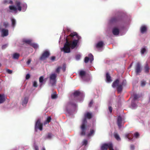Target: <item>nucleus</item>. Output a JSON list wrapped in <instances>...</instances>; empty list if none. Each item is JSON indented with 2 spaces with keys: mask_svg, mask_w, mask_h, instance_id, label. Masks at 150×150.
<instances>
[{
  "mask_svg": "<svg viewBox=\"0 0 150 150\" xmlns=\"http://www.w3.org/2000/svg\"><path fill=\"white\" fill-rule=\"evenodd\" d=\"M141 68L140 64L137 63L135 66V71L137 75H138L141 71Z\"/></svg>",
  "mask_w": 150,
  "mask_h": 150,
  "instance_id": "6",
  "label": "nucleus"
},
{
  "mask_svg": "<svg viewBox=\"0 0 150 150\" xmlns=\"http://www.w3.org/2000/svg\"><path fill=\"white\" fill-rule=\"evenodd\" d=\"M16 5L17 7V10L19 11H21L22 10V7L21 6V3L19 1H16Z\"/></svg>",
  "mask_w": 150,
  "mask_h": 150,
  "instance_id": "11",
  "label": "nucleus"
},
{
  "mask_svg": "<svg viewBox=\"0 0 150 150\" xmlns=\"http://www.w3.org/2000/svg\"><path fill=\"white\" fill-rule=\"evenodd\" d=\"M103 45V42L102 41H100L96 45V47L97 48L102 47Z\"/></svg>",
  "mask_w": 150,
  "mask_h": 150,
  "instance_id": "23",
  "label": "nucleus"
},
{
  "mask_svg": "<svg viewBox=\"0 0 150 150\" xmlns=\"http://www.w3.org/2000/svg\"><path fill=\"white\" fill-rule=\"evenodd\" d=\"M134 149V145H131L130 146V149L132 150H133Z\"/></svg>",
  "mask_w": 150,
  "mask_h": 150,
  "instance_id": "55",
  "label": "nucleus"
},
{
  "mask_svg": "<svg viewBox=\"0 0 150 150\" xmlns=\"http://www.w3.org/2000/svg\"><path fill=\"white\" fill-rule=\"evenodd\" d=\"M33 86L34 87H36L37 86V83L36 81H34L33 83Z\"/></svg>",
  "mask_w": 150,
  "mask_h": 150,
  "instance_id": "48",
  "label": "nucleus"
},
{
  "mask_svg": "<svg viewBox=\"0 0 150 150\" xmlns=\"http://www.w3.org/2000/svg\"><path fill=\"white\" fill-rule=\"evenodd\" d=\"M81 131L80 135L81 136H84L86 135V132L87 130L86 126H84L83 124L81 125L80 127Z\"/></svg>",
  "mask_w": 150,
  "mask_h": 150,
  "instance_id": "3",
  "label": "nucleus"
},
{
  "mask_svg": "<svg viewBox=\"0 0 150 150\" xmlns=\"http://www.w3.org/2000/svg\"><path fill=\"white\" fill-rule=\"evenodd\" d=\"M9 9L11 10L14 11L16 12L17 10V8L16 7L14 6L11 5L9 6Z\"/></svg>",
  "mask_w": 150,
  "mask_h": 150,
  "instance_id": "21",
  "label": "nucleus"
},
{
  "mask_svg": "<svg viewBox=\"0 0 150 150\" xmlns=\"http://www.w3.org/2000/svg\"><path fill=\"white\" fill-rule=\"evenodd\" d=\"M119 82V79H116L114 82L113 83L112 86L113 88H115L116 87H117L118 85Z\"/></svg>",
  "mask_w": 150,
  "mask_h": 150,
  "instance_id": "15",
  "label": "nucleus"
},
{
  "mask_svg": "<svg viewBox=\"0 0 150 150\" xmlns=\"http://www.w3.org/2000/svg\"><path fill=\"white\" fill-rule=\"evenodd\" d=\"M35 150H39L38 146H35Z\"/></svg>",
  "mask_w": 150,
  "mask_h": 150,
  "instance_id": "59",
  "label": "nucleus"
},
{
  "mask_svg": "<svg viewBox=\"0 0 150 150\" xmlns=\"http://www.w3.org/2000/svg\"><path fill=\"white\" fill-rule=\"evenodd\" d=\"M20 55L18 53H15L13 54L12 58L14 59H18L20 57Z\"/></svg>",
  "mask_w": 150,
  "mask_h": 150,
  "instance_id": "18",
  "label": "nucleus"
},
{
  "mask_svg": "<svg viewBox=\"0 0 150 150\" xmlns=\"http://www.w3.org/2000/svg\"><path fill=\"white\" fill-rule=\"evenodd\" d=\"M43 78L44 77L43 76H41L39 78V82L40 83H41L40 84V86H41L42 85V83L44 81Z\"/></svg>",
  "mask_w": 150,
  "mask_h": 150,
  "instance_id": "35",
  "label": "nucleus"
},
{
  "mask_svg": "<svg viewBox=\"0 0 150 150\" xmlns=\"http://www.w3.org/2000/svg\"><path fill=\"white\" fill-rule=\"evenodd\" d=\"M13 2L12 1L9 0V4H13Z\"/></svg>",
  "mask_w": 150,
  "mask_h": 150,
  "instance_id": "60",
  "label": "nucleus"
},
{
  "mask_svg": "<svg viewBox=\"0 0 150 150\" xmlns=\"http://www.w3.org/2000/svg\"><path fill=\"white\" fill-rule=\"evenodd\" d=\"M51 98L53 99H55L57 98V95L56 94H52L51 95Z\"/></svg>",
  "mask_w": 150,
  "mask_h": 150,
  "instance_id": "42",
  "label": "nucleus"
},
{
  "mask_svg": "<svg viewBox=\"0 0 150 150\" xmlns=\"http://www.w3.org/2000/svg\"><path fill=\"white\" fill-rule=\"evenodd\" d=\"M28 98L27 97H25L23 100L22 101V105H26L28 102Z\"/></svg>",
  "mask_w": 150,
  "mask_h": 150,
  "instance_id": "24",
  "label": "nucleus"
},
{
  "mask_svg": "<svg viewBox=\"0 0 150 150\" xmlns=\"http://www.w3.org/2000/svg\"><path fill=\"white\" fill-rule=\"evenodd\" d=\"M81 58V55L80 54H77L76 56V58L77 60H79Z\"/></svg>",
  "mask_w": 150,
  "mask_h": 150,
  "instance_id": "44",
  "label": "nucleus"
},
{
  "mask_svg": "<svg viewBox=\"0 0 150 150\" xmlns=\"http://www.w3.org/2000/svg\"><path fill=\"white\" fill-rule=\"evenodd\" d=\"M1 24H2L3 26L6 28L7 27L9 26V23L7 21L2 22Z\"/></svg>",
  "mask_w": 150,
  "mask_h": 150,
  "instance_id": "27",
  "label": "nucleus"
},
{
  "mask_svg": "<svg viewBox=\"0 0 150 150\" xmlns=\"http://www.w3.org/2000/svg\"><path fill=\"white\" fill-rule=\"evenodd\" d=\"M122 19L121 17L117 16L112 17L110 20V22L112 23H115L120 21Z\"/></svg>",
  "mask_w": 150,
  "mask_h": 150,
  "instance_id": "5",
  "label": "nucleus"
},
{
  "mask_svg": "<svg viewBox=\"0 0 150 150\" xmlns=\"http://www.w3.org/2000/svg\"><path fill=\"white\" fill-rule=\"evenodd\" d=\"M35 128L39 129L40 130H42V124L41 123L40 120H38L36 123Z\"/></svg>",
  "mask_w": 150,
  "mask_h": 150,
  "instance_id": "7",
  "label": "nucleus"
},
{
  "mask_svg": "<svg viewBox=\"0 0 150 150\" xmlns=\"http://www.w3.org/2000/svg\"><path fill=\"white\" fill-rule=\"evenodd\" d=\"M79 75L82 78L83 76H85L86 74V71L83 70L80 71L79 73Z\"/></svg>",
  "mask_w": 150,
  "mask_h": 150,
  "instance_id": "19",
  "label": "nucleus"
},
{
  "mask_svg": "<svg viewBox=\"0 0 150 150\" xmlns=\"http://www.w3.org/2000/svg\"><path fill=\"white\" fill-rule=\"evenodd\" d=\"M9 0H4L3 1V3L4 4H9Z\"/></svg>",
  "mask_w": 150,
  "mask_h": 150,
  "instance_id": "47",
  "label": "nucleus"
},
{
  "mask_svg": "<svg viewBox=\"0 0 150 150\" xmlns=\"http://www.w3.org/2000/svg\"><path fill=\"white\" fill-rule=\"evenodd\" d=\"M146 51V50L145 48H143L142 49L141 52L142 54H143Z\"/></svg>",
  "mask_w": 150,
  "mask_h": 150,
  "instance_id": "39",
  "label": "nucleus"
},
{
  "mask_svg": "<svg viewBox=\"0 0 150 150\" xmlns=\"http://www.w3.org/2000/svg\"><path fill=\"white\" fill-rule=\"evenodd\" d=\"M30 75L29 74H28L26 76L25 79H28L30 78Z\"/></svg>",
  "mask_w": 150,
  "mask_h": 150,
  "instance_id": "49",
  "label": "nucleus"
},
{
  "mask_svg": "<svg viewBox=\"0 0 150 150\" xmlns=\"http://www.w3.org/2000/svg\"><path fill=\"white\" fill-rule=\"evenodd\" d=\"M62 67L60 66L58 67L56 69L55 72L58 74H59L60 73V70L62 69Z\"/></svg>",
  "mask_w": 150,
  "mask_h": 150,
  "instance_id": "31",
  "label": "nucleus"
},
{
  "mask_svg": "<svg viewBox=\"0 0 150 150\" xmlns=\"http://www.w3.org/2000/svg\"><path fill=\"white\" fill-rule=\"evenodd\" d=\"M134 136L136 138H137L139 137V134L138 132H136L134 134Z\"/></svg>",
  "mask_w": 150,
  "mask_h": 150,
  "instance_id": "43",
  "label": "nucleus"
},
{
  "mask_svg": "<svg viewBox=\"0 0 150 150\" xmlns=\"http://www.w3.org/2000/svg\"><path fill=\"white\" fill-rule=\"evenodd\" d=\"M71 105L72 106H73L74 107H75L76 106V104L75 103H73V104H71Z\"/></svg>",
  "mask_w": 150,
  "mask_h": 150,
  "instance_id": "61",
  "label": "nucleus"
},
{
  "mask_svg": "<svg viewBox=\"0 0 150 150\" xmlns=\"http://www.w3.org/2000/svg\"><path fill=\"white\" fill-rule=\"evenodd\" d=\"M106 81L108 82H110L112 81L111 77L108 72H107L106 74Z\"/></svg>",
  "mask_w": 150,
  "mask_h": 150,
  "instance_id": "14",
  "label": "nucleus"
},
{
  "mask_svg": "<svg viewBox=\"0 0 150 150\" xmlns=\"http://www.w3.org/2000/svg\"><path fill=\"white\" fill-rule=\"evenodd\" d=\"M31 46L33 47L35 49H37L38 48V45L34 43H32L31 44Z\"/></svg>",
  "mask_w": 150,
  "mask_h": 150,
  "instance_id": "34",
  "label": "nucleus"
},
{
  "mask_svg": "<svg viewBox=\"0 0 150 150\" xmlns=\"http://www.w3.org/2000/svg\"><path fill=\"white\" fill-rule=\"evenodd\" d=\"M80 94V92L79 91H76L73 93V96L74 98L79 96Z\"/></svg>",
  "mask_w": 150,
  "mask_h": 150,
  "instance_id": "25",
  "label": "nucleus"
},
{
  "mask_svg": "<svg viewBox=\"0 0 150 150\" xmlns=\"http://www.w3.org/2000/svg\"><path fill=\"white\" fill-rule=\"evenodd\" d=\"M125 136L126 137L129 139H132L133 138V135L131 134H126Z\"/></svg>",
  "mask_w": 150,
  "mask_h": 150,
  "instance_id": "30",
  "label": "nucleus"
},
{
  "mask_svg": "<svg viewBox=\"0 0 150 150\" xmlns=\"http://www.w3.org/2000/svg\"><path fill=\"white\" fill-rule=\"evenodd\" d=\"M108 149L106 143L103 144L101 147V150H107Z\"/></svg>",
  "mask_w": 150,
  "mask_h": 150,
  "instance_id": "26",
  "label": "nucleus"
},
{
  "mask_svg": "<svg viewBox=\"0 0 150 150\" xmlns=\"http://www.w3.org/2000/svg\"><path fill=\"white\" fill-rule=\"evenodd\" d=\"M1 66V63H0V67Z\"/></svg>",
  "mask_w": 150,
  "mask_h": 150,
  "instance_id": "64",
  "label": "nucleus"
},
{
  "mask_svg": "<svg viewBox=\"0 0 150 150\" xmlns=\"http://www.w3.org/2000/svg\"><path fill=\"white\" fill-rule=\"evenodd\" d=\"M146 84V82L145 81H142L141 82V85L142 86H144Z\"/></svg>",
  "mask_w": 150,
  "mask_h": 150,
  "instance_id": "45",
  "label": "nucleus"
},
{
  "mask_svg": "<svg viewBox=\"0 0 150 150\" xmlns=\"http://www.w3.org/2000/svg\"><path fill=\"white\" fill-rule=\"evenodd\" d=\"M114 136L115 138L118 140H120V138L118 134L117 133H115L114 134Z\"/></svg>",
  "mask_w": 150,
  "mask_h": 150,
  "instance_id": "33",
  "label": "nucleus"
},
{
  "mask_svg": "<svg viewBox=\"0 0 150 150\" xmlns=\"http://www.w3.org/2000/svg\"><path fill=\"white\" fill-rule=\"evenodd\" d=\"M11 20L12 22V25L13 27H14L16 23V20L14 19L13 18H12Z\"/></svg>",
  "mask_w": 150,
  "mask_h": 150,
  "instance_id": "32",
  "label": "nucleus"
},
{
  "mask_svg": "<svg viewBox=\"0 0 150 150\" xmlns=\"http://www.w3.org/2000/svg\"><path fill=\"white\" fill-rule=\"evenodd\" d=\"M7 46H8V45L7 44H5L4 45H3L2 46V49H4L7 47Z\"/></svg>",
  "mask_w": 150,
  "mask_h": 150,
  "instance_id": "53",
  "label": "nucleus"
},
{
  "mask_svg": "<svg viewBox=\"0 0 150 150\" xmlns=\"http://www.w3.org/2000/svg\"><path fill=\"white\" fill-rule=\"evenodd\" d=\"M50 55V52L48 51H45L43 52L40 57V59L42 60L45 59L49 57Z\"/></svg>",
  "mask_w": 150,
  "mask_h": 150,
  "instance_id": "4",
  "label": "nucleus"
},
{
  "mask_svg": "<svg viewBox=\"0 0 150 150\" xmlns=\"http://www.w3.org/2000/svg\"><path fill=\"white\" fill-rule=\"evenodd\" d=\"M56 57L55 56H53L51 57L50 59L52 61H54L55 60Z\"/></svg>",
  "mask_w": 150,
  "mask_h": 150,
  "instance_id": "52",
  "label": "nucleus"
},
{
  "mask_svg": "<svg viewBox=\"0 0 150 150\" xmlns=\"http://www.w3.org/2000/svg\"><path fill=\"white\" fill-rule=\"evenodd\" d=\"M139 98V97L138 96V95L137 94H134V101H135L136 100H137L138 98Z\"/></svg>",
  "mask_w": 150,
  "mask_h": 150,
  "instance_id": "40",
  "label": "nucleus"
},
{
  "mask_svg": "<svg viewBox=\"0 0 150 150\" xmlns=\"http://www.w3.org/2000/svg\"><path fill=\"white\" fill-rule=\"evenodd\" d=\"M85 118L90 119L92 118V114L91 113L87 112L86 114L84 115Z\"/></svg>",
  "mask_w": 150,
  "mask_h": 150,
  "instance_id": "22",
  "label": "nucleus"
},
{
  "mask_svg": "<svg viewBox=\"0 0 150 150\" xmlns=\"http://www.w3.org/2000/svg\"><path fill=\"white\" fill-rule=\"evenodd\" d=\"M41 150H46L45 147H42Z\"/></svg>",
  "mask_w": 150,
  "mask_h": 150,
  "instance_id": "62",
  "label": "nucleus"
},
{
  "mask_svg": "<svg viewBox=\"0 0 150 150\" xmlns=\"http://www.w3.org/2000/svg\"><path fill=\"white\" fill-rule=\"evenodd\" d=\"M108 148L109 150H114L113 149V145L112 144L111 142H109L106 143Z\"/></svg>",
  "mask_w": 150,
  "mask_h": 150,
  "instance_id": "17",
  "label": "nucleus"
},
{
  "mask_svg": "<svg viewBox=\"0 0 150 150\" xmlns=\"http://www.w3.org/2000/svg\"><path fill=\"white\" fill-rule=\"evenodd\" d=\"M88 56L89 58L88 57H86L84 59V62L85 63H87L89 60H90L91 62H92V61L93 60V55L91 54H90L88 55Z\"/></svg>",
  "mask_w": 150,
  "mask_h": 150,
  "instance_id": "8",
  "label": "nucleus"
},
{
  "mask_svg": "<svg viewBox=\"0 0 150 150\" xmlns=\"http://www.w3.org/2000/svg\"><path fill=\"white\" fill-rule=\"evenodd\" d=\"M125 81H123L121 84H119L117 87V89L118 92H121L122 91L123 89L122 86L125 85Z\"/></svg>",
  "mask_w": 150,
  "mask_h": 150,
  "instance_id": "9",
  "label": "nucleus"
},
{
  "mask_svg": "<svg viewBox=\"0 0 150 150\" xmlns=\"http://www.w3.org/2000/svg\"><path fill=\"white\" fill-rule=\"evenodd\" d=\"M94 132V131L93 130L91 129L90 130V132L89 134H87V136L88 137L92 135L93 134Z\"/></svg>",
  "mask_w": 150,
  "mask_h": 150,
  "instance_id": "36",
  "label": "nucleus"
},
{
  "mask_svg": "<svg viewBox=\"0 0 150 150\" xmlns=\"http://www.w3.org/2000/svg\"><path fill=\"white\" fill-rule=\"evenodd\" d=\"M132 64H133V63H132L130 64V66H129V67H132Z\"/></svg>",
  "mask_w": 150,
  "mask_h": 150,
  "instance_id": "63",
  "label": "nucleus"
},
{
  "mask_svg": "<svg viewBox=\"0 0 150 150\" xmlns=\"http://www.w3.org/2000/svg\"><path fill=\"white\" fill-rule=\"evenodd\" d=\"M93 100H91L90 101V103H89V105H88L89 106V107H91V106L92 105V104H93Z\"/></svg>",
  "mask_w": 150,
  "mask_h": 150,
  "instance_id": "51",
  "label": "nucleus"
},
{
  "mask_svg": "<svg viewBox=\"0 0 150 150\" xmlns=\"http://www.w3.org/2000/svg\"><path fill=\"white\" fill-rule=\"evenodd\" d=\"M131 105L133 107H135L137 106L136 105L133 103L132 102V103Z\"/></svg>",
  "mask_w": 150,
  "mask_h": 150,
  "instance_id": "56",
  "label": "nucleus"
},
{
  "mask_svg": "<svg viewBox=\"0 0 150 150\" xmlns=\"http://www.w3.org/2000/svg\"><path fill=\"white\" fill-rule=\"evenodd\" d=\"M51 117H47V120L45 123V124H46V122L47 123H49L50 122L51 120Z\"/></svg>",
  "mask_w": 150,
  "mask_h": 150,
  "instance_id": "38",
  "label": "nucleus"
},
{
  "mask_svg": "<svg viewBox=\"0 0 150 150\" xmlns=\"http://www.w3.org/2000/svg\"><path fill=\"white\" fill-rule=\"evenodd\" d=\"M2 35L4 36H7L8 34V31L7 29L2 28L1 30Z\"/></svg>",
  "mask_w": 150,
  "mask_h": 150,
  "instance_id": "10",
  "label": "nucleus"
},
{
  "mask_svg": "<svg viewBox=\"0 0 150 150\" xmlns=\"http://www.w3.org/2000/svg\"><path fill=\"white\" fill-rule=\"evenodd\" d=\"M145 72L146 73L148 74L149 72V68L148 64H146L145 66L144 67Z\"/></svg>",
  "mask_w": 150,
  "mask_h": 150,
  "instance_id": "20",
  "label": "nucleus"
},
{
  "mask_svg": "<svg viewBox=\"0 0 150 150\" xmlns=\"http://www.w3.org/2000/svg\"><path fill=\"white\" fill-rule=\"evenodd\" d=\"M81 37L76 32H73L66 39V42L63 48V50L65 53H68L70 52V48L73 49L77 47Z\"/></svg>",
  "mask_w": 150,
  "mask_h": 150,
  "instance_id": "1",
  "label": "nucleus"
},
{
  "mask_svg": "<svg viewBox=\"0 0 150 150\" xmlns=\"http://www.w3.org/2000/svg\"><path fill=\"white\" fill-rule=\"evenodd\" d=\"M122 121V117L120 116H119L117 118V124L119 128H120L121 127Z\"/></svg>",
  "mask_w": 150,
  "mask_h": 150,
  "instance_id": "12",
  "label": "nucleus"
},
{
  "mask_svg": "<svg viewBox=\"0 0 150 150\" xmlns=\"http://www.w3.org/2000/svg\"><path fill=\"white\" fill-rule=\"evenodd\" d=\"M31 59H29L27 62V64L28 65H29L31 62Z\"/></svg>",
  "mask_w": 150,
  "mask_h": 150,
  "instance_id": "54",
  "label": "nucleus"
},
{
  "mask_svg": "<svg viewBox=\"0 0 150 150\" xmlns=\"http://www.w3.org/2000/svg\"><path fill=\"white\" fill-rule=\"evenodd\" d=\"M5 101V99L3 95H0V103H3Z\"/></svg>",
  "mask_w": 150,
  "mask_h": 150,
  "instance_id": "28",
  "label": "nucleus"
},
{
  "mask_svg": "<svg viewBox=\"0 0 150 150\" xmlns=\"http://www.w3.org/2000/svg\"><path fill=\"white\" fill-rule=\"evenodd\" d=\"M51 137V135L50 134H48L47 136V138L49 139H50Z\"/></svg>",
  "mask_w": 150,
  "mask_h": 150,
  "instance_id": "57",
  "label": "nucleus"
},
{
  "mask_svg": "<svg viewBox=\"0 0 150 150\" xmlns=\"http://www.w3.org/2000/svg\"><path fill=\"white\" fill-rule=\"evenodd\" d=\"M31 42V40H25L23 41V42L27 43V44L30 45H31V44L32 43Z\"/></svg>",
  "mask_w": 150,
  "mask_h": 150,
  "instance_id": "29",
  "label": "nucleus"
},
{
  "mask_svg": "<svg viewBox=\"0 0 150 150\" xmlns=\"http://www.w3.org/2000/svg\"><path fill=\"white\" fill-rule=\"evenodd\" d=\"M88 143V141L86 140H84L82 142V145H86Z\"/></svg>",
  "mask_w": 150,
  "mask_h": 150,
  "instance_id": "41",
  "label": "nucleus"
},
{
  "mask_svg": "<svg viewBox=\"0 0 150 150\" xmlns=\"http://www.w3.org/2000/svg\"><path fill=\"white\" fill-rule=\"evenodd\" d=\"M57 74L55 73L51 74L49 77L50 83L52 86L55 85L56 83Z\"/></svg>",
  "mask_w": 150,
  "mask_h": 150,
  "instance_id": "2",
  "label": "nucleus"
},
{
  "mask_svg": "<svg viewBox=\"0 0 150 150\" xmlns=\"http://www.w3.org/2000/svg\"><path fill=\"white\" fill-rule=\"evenodd\" d=\"M86 118L85 117V118L83 119L81 125L83 124L84 126H86L87 121Z\"/></svg>",
  "mask_w": 150,
  "mask_h": 150,
  "instance_id": "37",
  "label": "nucleus"
},
{
  "mask_svg": "<svg viewBox=\"0 0 150 150\" xmlns=\"http://www.w3.org/2000/svg\"><path fill=\"white\" fill-rule=\"evenodd\" d=\"M63 70V72H64L66 70V67H62V68Z\"/></svg>",
  "mask_w": 150,
  "mask_h": 150,
  "instance_id": "58",
  "label": "nucleus"
},
{
  "mask_svg": "<svg viewBox=\"0 0 150 150\" xmlns=\"http://www.w3.org/2000/svg\"><path fill=\"white\" fill-rule=\"evenodd\" d=\"M140 32L141 33H144L147 30V28L145 25L142 26L140 28Z\"/></svg>",
  "mask_w": 150,
  "mask_h": 150,
  "instance_id": "16",
  "label": "nucleus"
},
{
  "mask_svg": "<svg viewBox=\"0 0 150 150\" xmlns=\"http://www.w3.org/2000/svg\"><path fill=\"white\" fill-rule=\"evenodd\" d=\"M119 29L116 28H114L112 30L113 34L115 35H118L119 34Z\"/></svg>",
  "mask_w": 150,
  "mask_h": 150,
  "instance_id": "13",
  "label": "nucleus"
},
{
  "mask_svg": "<svg viewBox=\"0 0 150 150\" xmlns=\"http://www.w3.org/2000/svg\"><path fill=\"white\" fill-rule=\"evenodd\" d=\"M110 113L112 112V108L111 106H109L108 107Z\"/></svg>",
  "mask_w": 150,
  "mask_h": 150,
  "instance_id": "50",
  "label": "nucleus"
},
{
  "mask_svg": "<svg viewBox=\"0 0 150 150\" xmlns=\"http://www.w3.org/2000/svg\"><path fill=\"white\" fill-rule=\"evenodd\" d=\"M6 71L9 74H11L12 72V70L8 69L6 70Z\"/></svg>",
  "mask_w": 150,
  "mask_h": 150,
  "instance_id": "46",
  "label": "nucleus"
}]
</instances>
